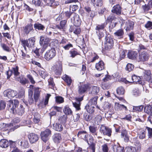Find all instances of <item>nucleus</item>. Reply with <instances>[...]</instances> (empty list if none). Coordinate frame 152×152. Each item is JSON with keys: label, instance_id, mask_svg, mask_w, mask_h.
<instances>
[{"label": "nucleus", "instance_id": "8", "mask_svg": "<svg viewBox=\"0 0 152 152\" xmlns=\"http://www.w3.org/2000/svg\"><path fill=\"white\" fill-rule=\"evenodd\" d=\"M106 25V24L104 23L100 25H97L95 28L96 33L99 39L104 36V33L101 31L103 30Z\"/></svg>", "mask_w": 152, "mask_h": 152}, {"label": "nucleus", "instance_id": "59", "mask_svg": "<svg viewBox=\"0 0 152 152\" xmlns=\"http://www.w3.org/2000/svg\"><path fill=\"white\" fill-rule=\"evenodd\" d=\"M69 53L70 55V56L72 58L74 57L78 54L77 51L73 50L70 51Z\"/></svg>", "mask_w": 152, "mask_h": 152}, {"label": "nucleus", "instance_id": "23", "mask_svg": "<svg viewBox=\"0 0 152 152\" xmlns=\"http://www.w3.org/2000/svg\"><path fill=\"white\" fill-rule=\"evenodd\" d=\"M50 39L48 38L45 37L41 36L40 37L39 43L41 45H49Z\"/></svg>", "mask_w": 152, "mask_h": 152}, {"label": "nucleus", "instance_id": "37", "mask_svg": "<svg viewBox=\"0 0 152 152\" xmlns=\"http://www.w3.org/2000/svg\"><path fill=\"white\" fill-rule=\"evenodd\" d=\"M33 29V25L31 24H28L24 28V31L26 34H28Z\"/></svg>", "mask_w": 152, "mask_h": 152}, {"label": "nucleus", "instance_id": "12", "mask_svg": "<svg viewBox=\"0 0 152 152\" xmlns=\"http://www.w3.org/2000/svg\"><path fill=\"white\" fill-rule=\"evenodd\" d=\"M99 132L104 135L110 136L111 135V129L103 125H101L99 129Z\"/></svg>", "mask_w": 152, "mask_h": 152}, {"label": "nucleus", "instance_id": "53", "mask_svg": "<svg viewBox=\"0 0 152 152\" xmlns=\"http://www.w3.org/2000/svg\"><path fill=\"white\" fill-rule=\"evenodd\" d=\"M32 3L36 6H42V0H33Z\"/></svg>", "mask_w": 152, "mask_h": 152}, {"label": "nucleus", "instance_id": "27", "mask_svg": "<svg viewBox=\"0 0 152 152\" xmlns=\"http://www.w3.org/2000/svg\"><path fill=\"white\" fill-rule=\"evenodd\" d=\"M139 61H147L148 59V55L145 52H142L139 56Z\"/></svg>", "mask_w": 152, "mask_h": 152}, {"label": "nucleus", "instance_id": "51", "mask_svg": "<svg viewBox=\"0 0 152 152\" xmlns=\"http://www.w3.org/2000/svg\"><path fill=\"white\" fill-rule=\"evenodd\" d=\"M64 112L66 115H71L72 111L68 107L65 106L64 109Z\"/></svg>", "mask_w": 152, "mask_h": 152}, {"label": "nucleus", "instance_id": "30", "mask_svg": "<svg viewBox=\"0 0 152 152\" xmlns=\"http://www.w3.org/2000/svg\"><path fill=\"white\" fill-rule=\"evenodd\" d=\"M96 68L98 71H101L104 69V64L102 61H100L96 64Z\"/></svg>", "mask_w": 152, "mask_h": 152}, {"label": "nucleus", "instance_id": "33", "mask_svg": "<svg viewBox=\"0 0 152 152\" xmlns=\"http://www.w3.org/2000/svg\"><path fill=\"white\" fill-rule=\"evenodd\" d=\"M15 80L16 81L20 82L22 84H25L28 82V80L25 77L22 76H20L15 78Z\"/></svg>", "mask_w": 152, "mask_h": 152}, {"label": "nucleus", "instance_id": "24", "mask_svg": "<svg viewBox=\"0 0 152 152\" xmlns=\"http://www.w3.org/2000/svg\"><path fill=\"white\" fill-rule=\"evenodd\" d=\"M115 109L117 110H124L127 111L128 110L126 106L124 105L120 104L118 102L115 103Z\"/></svg>", "mask_w": 152, "mask_h": 152}, {"label": "nucleus", "instance_id": "38", "mask_svg": "<svg viewBox=\"0 0 152 152\" xmlns=\"http://www.w3.org/2000/svg\"><path fill=\"white\" fill-rule=\"evenodd\" d=\"M39 74L43 78H45V77L48 76L47 73L45 71V69L43 68H39L38 70Z\"/></svg>", "mask_w": 152, "mask_h": 152}, {"label": "nucleus", "instance_id": "60", "mask_svg": "<svg viewBox=\"0 0 152 152\" xmlns=\"http://www.w3.org/2000/svg\"><path fill=\"white\" fill-rule=\"evenodd\" d=\"M134 68L133 65L132 64H128L126 67V69L129 72L131 71Z\"/></svg>", "mask_w": 152, "mask_h": 152}, {"label": "nucleus", "instance_id": "29", "mask_svg": "<svg viewBox=\"0 0 152 152\" xmlns=\"http://www.w3.org/2000/svg\"><path fill=\"white\" fill-rule=\"evenodd\" d=\"M117 19V17L115 14H111L106 20L105 23L106 24L109 23H112L113 20H115Z\"/></svg>", "mask_w": 152, "mask_h": 152}, {"label": "nucleus", "instance_id": "9", "mask_svg": "<svg viewBox=\"0 0 152 152\" xmlns=\"http://www.w3.org/2000/svg\"><path fill=\"white\" fill-rule=\"evenodd\" d=\"M135 147H127L125 149L124 152H139L141 148V144L140 143H136Z\"/></svg>", "mask_w": 152, "mask_h": 152}, {"label": "nucleus", "instance_id": "25", "mask_svg": "<svg viewBox=\"0 0 152 152\" xmlns=\"http://www.w3.org/2000/svg\"><path fill=\"white\" fill-rule=\"evenodd\" d=\"M88 135L85 131H81L78 132L77 135L79 138L84 140H86L87 136Z\"/></svg>", "mask_w": 152, "mask_h": 152}, {"label": "nucleus", "instance_id": "16", "mask_svg": "<svg viewBox=\"0 0 152 152\" xmlns=\"http://www.w3.org/2000/svg\"><path fill=\"white\" fill-rule=\"evenodd\" d=\"M30 88H32L34 91V99L35 101L37 102L39 97L41 90L39 88L34 87V86L33 85H30Z\"/></svg>", "mask_w": 152, "mask_h": 152}, {"label": "nucleus", "instance_id": "34", "mask_svg": "<svg viewBox=\"0 0 152 152\" xmlns=\"http://www.w3.org/2000/svg\"><path fill=\"white\" fill-rule=\"evenodd\" d=\"M85 108L87 111L90 113H92L94 111V107L92 105L89 104H87L85 106Z\"/></svg>", "mask_w": 152, "mask_h": 152}, {"label": "nucleus", "instance_id": "49", "mask_svg": "<svg viewBox=\"0 0 152 152\" xmlns=\"http://www.w3.org/2000/svg\"><path fill=\"white\" fill-rule=\"evenodd\" d=\"M34 28L35 29H37L39 30H43L45 28L44 26L42 24L39 23H35L34 25Z\"/></svg>", "mask_w": 152, "mask_h": 152}, {"label": "nucleus", "instance_id": "44", "mask_svg": "<svg viewBox=\"0 0 152 152\" xmlns=\"http://www.w3.org/2000/svg\"><path fill=\"white\" fill-rule=\"evenodd\" d=\"M114 34L116 36L119 37V38H122L123 37L124 34V31L122 29H119L115 32Z\"/></svg>", "mask_w": 152, "mask_h": 152}, {"label": "nucleus", "instance_id": "4", "mask_svg": "<svg viewBox=\"0 0 152 152\" xmlns=\"http://www.w3.org/2000/svg\"><path fill=\"white\" fill-rule=\"evenodd\" d=\"M56 53L54 48H52L48 50L44 55V58L47 61L52 60L56 56Z\"/></svg>", "mask_w": 152, "mask_h": 152}, {"label": "nucleus", "instance_id": "39", "mask_svg": "<svg viewBox=\"0 0 152 152\" xmlns=\"http://www.w3.org/2000/svg\"><path fill=\"white\" fill-rule=\"evenodd\" d=\"M113 149L114 152H124V148L118 145H115Z\"/></svg>", "mask_w": 152, "mask_h": 152}, {"label": "nucleus", "instance_id": "40", "mask_svg": "<svg viewBox=\"0 0 152 152\" xmlns=\"http://www.w3.org/2000/svg\"><path fill=\"white\" fill-rule=\"evenodd\" d=\"M144 111L146 113L152 115V105H147L144 108Z\"/></svg>", "mask_w": 152, "mask_h": 152}, {"label": "nucleus", "instance_id": "64", "mask_svg": "<svg viewBox=\"0 0 152 152\" xmlns=\"http://www.w3.org/2000/svg\"><path fill=\"white\" fill-rule=\"evenodd\" d=\"M73 105L77 110H79L80 109V105L79 102H78L77 103L75 102H73Z\"/></svg>", "mask_w": 152, "mask_h": 152}, {"label": "nucleus", "instance_id": "56", "mask_svg": "<svg viewBox=\"0 0 152 152\" xmlns=\"http://www.w3.org/2000/svg\"><path fill=\"white\" fill-rule=\"evenodd\" d=\"M125 92L124 89L122 87H118L117 89V93L119 95L123 94Z\"/></svg>", "mask_w": 152, "mask_h": 152}, {"label": "nucleus", "instance_id": "14", "mask_svg": "<svg viewBox=\"0 0 152 152\" xmlns=\"http://www.w3.org/2000/svg\"><path fill=\"white\" fill-rule=\"evenodd\" d=\"M4 96L11 99L16 96L17 94V92L12 90L8 89L4 91Z\"/></svg>", "mask_w": 152, "mask_h": 152}, {"label": "nucleus", "instance_id": "3", "mask_svg": "<svg viewBox=\"0 0 152 152\" xmlns=\"http://www.w3.org/2000/svg\"><path fill=\"white\" fill-rule=\"evenodd\" d=\"M119 22L121 23V26H122L125 24L124 28L126 31L133 30L134 25V23L133 21L129 20L125 22L124 20L121 19H120Z\"/></svg>", "mask_w": 152, "mask_h": 152}, {"label": "nucleus", "instance_id": "26", "mask_svg": "<svg viewBox=\"0 0 152 152\" xmlns=\"http://www.w3.org/2000/svg\"><path fill=\"white\" fill-rule=\"evenodd\" d=\"M142 8L145 12L147 11L152 8V0H150L147 4L142 6Z\"/></svg>", "mask_w": 152, "mask_h": 152}, {"label": "nucleus", "instance_id": "31", "mask_svg": "<svg viewBox=\"0 0 152 152\" xmlns=\"http://www.w3.org/2000/svg\"><path fill=\"white\" fill-rule=\"evenodd\" d=\"M121 137L124 139L125 142H127L129 141V136L126 130H123L121 133Z\"/></svg>", "mask_w": 152, "mask_h": 152}, {"label": "nucleus", "instance_id": "36", "mask_svg": "<svg viewBox=\"0 0 152 152\" xmlns=\"http://www.w3.org/2000/svg\"><path fill=\"white\" fill-rule=\"evenodd\" d=\"M137 55V53L135 51H129L128 53V57L131 59H134L136 58Z\"/></svg>", "mask_w": 152, "mask_h": 152}, {"label": "nucleus", "instance_id": "35", "mask_svg": "<svg viewBox=\"0 0 152 152\" xmlns=\"http://www.w3.org/2000/svg\"><path fill=\"white\" fill-rule=\"evenodd\" d=\"M9 142L7 140L4 139L0 141V146L2 148H6L8 146Z\"/></svg>", "mask_w": 152, "mask_h": 152}, {"label": "nucleus", "instance_id": "46", "mask_svg": "<svg viewBox=\"0 0 152 152\" xmlns=\"http://www.w3.org/2000/svg\"><path fill=\"white\" fill-rule=\"evenodd\" d=\"M102 117L100 115H96L94 119V124L96 125H99L102 121Z\"/></svg>", "mask_w": 152, "mask_h": 152}, {"label": "nucleus", "instance_id": "15", "mask_svg": "<svg viewBox=\"0 0 152 152\" xmlns=\"http://www.w3.org/2000/svg\"><path fill=\"white\" fill-rule=\"evenodd\" d=\"M53 68L54 72L57 75H60L62 72V63L60 61H58L54 66Z\"/></svg>", "mask_w": 152, "mask_h": 152}, {"label": "nucleus", "instance_id": "52", "mask_svg": "<svg viewBox=\"0 0 152 152\" xmlns=\"http://www.w3.org/2000/svg\"><path fill=\"white\" fill-rule=\"evenodd\" d=\"M87 140H85L86 141L88 145L92 143H94L93 142L94 139L92 136L90 134H88L87 136Z\"/></svg>", "mask_w": 152, "mask_h": 152}, {"label": "nucleus", "instance_id": "45", "mask_svg": "<svg viewBox=\"0 0 152 152\" xmlns=\"http://www.w3.org/2000/svg\"><path fill=\"white\" fill-rule=\"evenodd\" d=\"M143 108V106L141 105L137 106H133V112H137L142 111Z\"/></svg>", "mask_w": 152, "mask_h": 152}, {"label": "nucleus", "instance_id": "54", "mask_svg": "<svg viewBox=\"0 0 152 152\" xmlns=\"http://www.w3.org/2000/svg\"><path fill=\"white\" fill-rule=\"evenodd\" d=\"M132 78L133 82L139 83L140 81V77H139L135 75H133L132 76Z\"/></svg>", "mask_w": 152, "mask_h": 152}, {"label": "nucleus", "instance_id": "43", "mask_svg": "<svg viewBox=\"0 0 152 152\" xmlns=\"http://www.w3.org/2000/svg\"><path fill=\"white\" fill-rule=\"evenodd\" d=\"M98 98V96H94V98L91 99L89 101L88 104H89L93 105H95L97 103V100Z\"/></svg>", "mask_w": 152, "mask_h": 152}, {"label": "nucleus", "instance_id": "62", "mask_svg": "<svg viewBox=\"0 0 152 152\" xmlns=\"http://www.w3.org/2000/svg\"><path fill=\"white\" fill-rule=\"evenodd\" d=\"M78 8V7L77 5H71L70 6V10L72 11H75Z\"/></svg>", "mask_w": 152, "mask_h": 152}, {"label": "nucleus", "instance_id": "10", "mask_svg": "<svg viewBox=\"0 0 152 152\" xmlns=\"http://www.w3.org/2000/svg\"><path fill=\"white\" fill-rule=\"evenodd\" d=\"M89 87L88 84L80 83L78 85V92L79 94L82 95L86 92Z\"/></svg>", "mask_w": 152, "mask_h": 152}, {"label": "nucleus", "instance_id": "61", "mask_svg": "<svg viewBox=\"0 0 152 152\" xmlns=\"http://www.w3.org/2000/svg\"><path fill=\"white\" fill-rule=\"evenodd\" d=\"M29 146V143L27 140H26L24 139L23 143L21 146L22 147H23L25 148H28Z\"/></svg>", "mask_w": 152, "mask_h": 152}, {"label": "nucleus", "instance_id": "28", "mask_svg": "<svg viewBox=\"0 0 152 152\" xmlns=\"http://www.w3.org/2000/svg\"><path fill=\"white\" fill-rule=\"evenodd\" d=\"M99 91V88L97 86H92L90 90L89 93L93 95L97 94Z\"/></svg>", "mask_w": 152, "mask_h": 152}, {"label": "nucleus", "instance_id": "20", "mask_svg": "<svg viewBox=\"0 0 152 152\" xmlns=\"http://www.w3.org/2000/svg\"><path fill=\"white\" fill-rule=\"evenodd\" d=\"M9 126L12 128V127H13V130L15 129H16L19 127V126L17 125H15L14 123L12 122L9 124H7L4 123H2L0 125V130H4L5 128H6L7 127Z\"/></svg>", "mask_w": 152, "mask_h": 152}, {"label": "nucleus", "instance_id": "57", "mask_svg": "<svg viewBox=\"0 0 152 152\" xmlns=\"http://www.w3.org/2000/svg\"><path fill=\"white\" fill-rule=\"evenodd\" d=\"M145 131L144 130H141L138 134L139 138L142 139H143L145 138Z\"/></svg>", "mask_w": 152, "mask_h": 152}, {"label": "nucleus", "instance_id": "42", "mask_svg": "<svg viewBox=\"0 0 152 152\" xmlns=\"http://www.w3.org/2000/svg\"><path fill=\"white\" fill-rule=\"evenodd\" d=\"M92 3L95 7L101 6L102 4V0H91Z\"/></svg>", "mask_w": 152, "mask_h": 152}, {"label": "nucleus", "instance_id": "63", "mask_svg": "<svg viewBox=\"0 0 152 152\" xmlns=\"http://www.w3.org/2000/svg\"><path fill=\"white\" fill-rule=\"evenodd\" d=\"M81 31V29L80 28L77 26H76L74 30V33L77 35L79 34Z\"/></svg>", "mask_w": 152, "mask_h": 152}, {"label": "nucleus", "instance_id": "48", "mask_svg": "<svg viewBox=\"0 0 152 152\" xmlns=\"http://www.w3.org/2000/svg\"><path fill=\"white\" fill-rule=\"evenodd\" d=\"M141 91L138 88H135L133 90V94L136 97H137L140 95Z\"/></svg>", "mask_w": 152, "mask_h": 152}, {"label": "nucleus", "instance_id": "17", "mask_svg": "<svg viewBox=\"0 0 152 152\" xmlns=\"http://www.w3.org/2000/svg\"><path fill=\"white\" fill-rule=\"evenodd\" d=\"M23 42H25L26 43L27 47L29 48L30 49H32L34 47L35 40L34 38H31L28 39L22 40Z\"/></svg>", "mask_w": 152, "mask_h": 152}, {"label": "nucleus", "instance_id": "2", "mask_svg": "<svg viewBox=\"0 0 152 152\" xmlns=\"http://www.w3.org/2000/svg\"><path fill=\"white\" fill-rule=\"evenodd\" d=\"M67 117L66 116H63L61 117L58 119V122L54 123L53 126V129L55 130L58 132H61L63 130V127L62 125V123H64L66 122V120Z\"/></svg>", "mask_w": 152, "mask_h": 152}, {"label": "nucleus", "instance_id": "18", "mask_svg": "<svg viewBox=\"0 0 152 152\" xmlns=\"http://www.w3.org/2000/svg\"><path fill=\"white\" fill-rule=\"evenodd\" d=\"M28 138L31 143H34L37 142L39 140V136L34 133H32L28 135Z\"/></svg>", "mask_w": 152, "mask_h": 152}, {"label": "nucleus", "instance_id": "6", "mask_svg": "<svg viewBox=\"0 0 152 152\" xmlns=\"http://www.w3.org/2000/svg\"><path fill=\"white\" fill-rule=\"evenodd\" d=\"M12 74L14 75L15 78L18 77L19 76L20 73L18 72V67L17 66L13 67L11 70H9L6 72L7 75V78L9 79Z\"/></svg>", "mask_w": 152, "mask_h": 152}, {"label": "nucleus", "instance_id": "11", "mask_svg": "<svg viewBox=\"0 0 152 152\" xmlns=\"http://www.w3.org/2000/svg\"><path fill=\"white\" fill-rule=\"evenodd\" d=\"M73 17L71 18V20L74 25L78 27L81 24V21L79 18V15L74 13L72 14Z\"/></svg>", "mask_w": 152, "mask_h": 152}, {"label": "nucleus", "instance_id": "13", "mask_svg": "<svg viewBox=\"0 0 152 152\" xmlns=\"http://www.w3.org/2000/svg\"><path fill=\"white\" fill-rule=\"evenodd\" d=\"M143 78L150 83H152V74L149 70L144 69L143 70Z\"/></svg>", "mask_w": 152, "mask_h": 152}, {"label": "nucleus", "instance_id": "41", "mask_svg": "<svg viewBox=\"0 0 152 152\" xmlns=\"http://www.w3.org/2000/svg\"><path fill=\"white\" fill-rule=\"evenodd\" d=\"M63 79L66 83L68 86H70L72 82V80L70 77L66 75H64L63 77Z\"/></svg>", "mask_w": 152, "mask_h": 152}, {"label": "nucleus", "instance_id": "50", "mask_svg": "<svg viewBox=\"0 0 152 152\" xmlns=\"http://www.w3.org/2000/svg\"><path fill=\"white\" fill-rule=\"evenodd\" d=\"M89 145L88 148V152H95V144L94 143H92Z\"/></svg>", "mask_w": 152, "mask_h": 152}, {"label": "nucleus", "instance_id": "19", "mask_svg": "<svg viewBox=\"0 0 152 152\" xmlns=\"http://www.w3.org/2000/svg\"><path fill=\"white\" fill-rule=\"evenodd\" d=\"M89 129L90 132L94 136L95 138L97 137L98 139L102 138L101 137L98 136L97 127L95 126H90L89 127Z\"/></svg>", "mask_w": 152, "mask_h": 152}, {"label": "nucleus", "instance_id": "7", "mask_svg": "<svg viewBox=\"0 0 152 152\" xmlns=\"http://www.w3.org/2000/svg\"><path fill=\"white\" fill-rule=\"evenodd\" d=\"M113 39L112 38L110 37H106L104 43L105 49L108 50L111 49L113 45Z\"/></svg>", "mask_w": 152, "mask_h": 152}, {"label": "nucleus", "instance_id": "55", "mask_svg": "<svg viewBox=\"0 0 152 152\" xmlns=\"http://www.w3.org/2000/svg\"><path fill=\"white\" fill-rule=\"evenodd\" d=\"M1 46L4 50L8 52L10 51V48L5 44L1 42Z\"/></svg>", "mask_w": 152, "mask_h": 152}, {"label": "nucleus", "instance_id": "1", "mask_svg": "<svg viewBox=\"0 0 152 152\" xmlns=\"http://www.w3.org/2000/svg\"><path fill=\"white\" fill-rule=\"evenodd\" d=\"M19 104V102L17 99L10 100L9 101L8 104V108L9 110H10V112L21 116L24 113V108L23 105H20V107L16 109Z\"/></svg>", "mask_w": 152, "mask_h": 152}, {"label": "nucleus", "instance_id": "21", "mask_svg": "<svg viewBox=\"0 0 152 152\" xmlns=\"http://www.w3.org/2000/svg\"><path fill=\"white\" fill-rule=\"evenodd\" d=\"M45 4H44V5H47V4L49 6L53 7H54L55 6L58 5L59 3L58 1H55V0H48L46 1L44 0Z\"/></svg>", "mask_w": 152, "mask_h": 152}, {"label": "nucleus", "instance_id": "58", "mask_svg": "<svg viewBox=\"0 0 152 152\" xmlns=\"http://www.w3.org/2000/svg\"><path fill=\"white\" fill-rule=\"evenodd\" d=\"M48 82L49 87L52 89L54 88L55 84L53 82V79L51 78L49 79L48 80Z\"/></svg>", "mask_w": 152, "mask_h": 152}, {"label": "nucleus", "instance_id": "32", "mask_svg": "<svg viewBox=\"0 0 152 152\" xmlns=\"http://www.w3.org/2000/svg\"><path fill=\"white\" fill-rule=\"evenodd\" d=\"M61 135L59 133H56L53 136V140L56 143H59L61 140Z\"/></svg>", "mask_w": 152, "mask_h": 152}, {"label": "nucleus", "instance_id": "5", "mask_svg": "<svg viewBox=\"0 0 152 152\" xmlns=\"http://www.w3.org/2000/svg\"><path fill=\"white\" fill-rule=\"evenodd\" d=\"M51 135V132L49 129H47L45 131L42 132L40 134L42 140L45 142L49 140Z\"/></svg>", "mask_w": 152, "mask_h": 152}, {"label": "nucleus", "instance_id": "47", "mask_svg": "<svg viewBox=\"0 0 152 152\" xmlns=\"http://www.w3.org/2000/svg\"><path fill=\"white\" fill-rule=\"evenodd\" d=\"M40 114L38 113H36L34 115V118L33 119V122L35 124L38 123L40 121Z\"/></svg>", "mask_w": 152, "mask_h": 152}, {"label": "nucleus", "instance_id": "22", "mask_svg": "<svg viewBox=\"0 0 152 152\" xmlns=\"http://www.w3.org/2000/svg\"><path fill=\"white\" fill-rule=\"evenodd\" d=\"M112 12L118 15L121 14V8L119 5L117 4L113 7Z\"/></svg>", "mask_w": 152, "mask_h": 152}]
</instances>
